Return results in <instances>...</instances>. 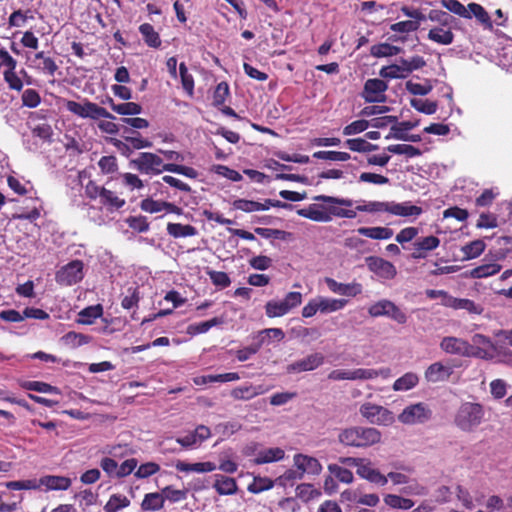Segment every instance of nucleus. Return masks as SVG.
I'll list each match as a JSON object with an SVG mask.
<instances>
[{"label": "nucleus", "instance_id": "nucleus-39", "mask_svg": "<svg viewBox=\"0 0 512 512\" xmlns=\"http://www.w3.org/2000/svg\"><path fill=\"white\" fill-rule=\"evenodd\" d=\"M507 343L502 342L500 337H495L493 342V352L495 353L494 359L499 362L512 363V351L507 348Z\"/></svg>", "mask_w": 512, "mask_h": 512}, {"label": "nucleus", "instance_id": "nucleus-34", "mask_svg": "<svg viewBox=\"0 0 512 512\" xmlns=\"http://www.w3.org/2000/svg\"><path fill=\"white\" fill-rule=\"evenodd\" d=\"M103 314V308L100 304L89 306L81 310L78 314L77 322L79 324L90 325Z\"/></svg>", "mask_w": 512, "mask_h": 512}, {"label": "nucleus", "instance_id": "nucleus-52", "mask_svg": "<svg viewBox=\"0 0 512 512\" xmlns=\"http://www.w3.org/2000/svg\"><path fill=\"white\" fill-rule=\"evenodd\" d=\"M100 202L112 209H119L125 204L124 199H120L114 192L107 189H102Z\"/></svg>", "mask_w": 512, "mask_h": 512}, {"label": "nucleus", "instance_id": "nucleus-16", "mask_svg": "<svg viewBox=\"0 0 512 512\" xmlns=\"http://www.w3.org/2000/svg\"><path fill=\"white\" fill-rule=\"evenodd\" d=\"M440 245V239L436 236L429 235L426 237L416 238L413 243L414 251L411 254L413 259H424L428 252L437 249Z\"/></svg>", "mask_w": 512, "mask_h": 512}, {"label": "nucleus", "instance_id": "nucleus-55", "mask_svg": "<svg viewBox=\"0 0 512 512\" xmlns=\"http://www.w3.org/2000/svg\"><path fill=\"white\" fill-rule=\"evenodd\" d=\"M232 207L235 210H241L246 213L258 212L260 211V202L248 199H235L232 202Z\"/></svg>", "mask_w": 512, "mask_h": 512}, {"label": "nucleus", "instance_id": "nucleus-40", "mask_svg": "<svg viewBox=\"0 0 512 512\" xmlns=\"http://www.w3.org/2000/svg\"><path fill=\"white\" fill-rule=\"evenodd\" d=\"M61 341L67 347L77 348L88 344L91 341V337L82 333L70 331L62 336Z\"/></svg>", "mask_w": 512, "mask_h": 512}, {"label": "nucleus", "instance_id": "nucleus-13", "mask_svg": "<svg viewBox=\"0 0 512 512\" xmlns=\"http://www.w3.org/2000/svg\"><path fill=\"white\" fill-rule=\"evenodd\" d=\"M325 357L320 352L307 355L305 358L299 359L286 368L288 373H301L313 371L324 364Z\"/></svg>", "mask_w": 512, "mask_h": 512}, {"label": "nucleus", "instance_id": "nucleus-44", "mask_svg": "<svg viewBox=\"0 0 512 512\" xmlns=\"http://www.w3.org/2000/svg\"><path fill=\"white\" fill-rule=\"evenodd\" d=\"M108 103L111 109L120 115H138L142 111V107L134 102L115 104L113 99L109 98Z\"/></svg>", "mask_w": 512, "mask_h": 512}, {"label": "nucleus", "instance_id": "nucleus-32", "mask_svg": "<svg viewBox=\"0 0 512 512\" xmlns=\"http://www.w3.org/2000/svg\"><path fill=\"white\" fill-rule=\"evenodd\" d=\"M39 60L38 64L34 65V68L48 74L49 76H54L55 72L58 70V65L51 57L45 56L43 51H40L35 54V61Z\"/></svg>", "mask_w": 512, "mask_h": 512}, {"label": "nucleus", "instance_id": "nucleus-59", "mask_svg": "<svg viewBox=\"0 0 512 512\" xmlns=\"http://www.w3.org/2000/svg\"><path fill=\"white\" fill-rule=\"evenodd\" d=\"M400 492L408 496H424L427 490L417 480L410 479L409 482L400 489Z\"/></svg>", "mask_w": 512, "mask_h": 512}, {"label": "nucleus", "instance_id": "nucleus-41", "mask_svg": "<svg viewBox=\"0 0 512 512\" xmlns=\"http://www.w3.org/2000/svg\"><path fill=\"white\" fill-rule=\"evenodd\" d=\"M127 135L123 136L124 140L129 143L131 149H143L150 148L152 146V142L148 139H145L141 136L139 132L132 131L130 129H125Z\"/></svg>", "mask_w": 512, "mask_h": 512}, {"label": "nucleus", "instance_id": "nucleus-23", "mask_svg": "<svg viewBox=\"0 0 512 512\" xmlns=\"http://www.w3.org/2000/svg\"><path fill=\"white\" fill-rule=\"evenodd\" d=\"M71 479L65 476L46 475L40 478L45 491H64L70 488Z\"/></svg>", "mask_w": 512, "mask_h": 512}, {"label": "nucleus", "instance_id": "nucleus-26", "mask_svg": "<svg viewBox=\"0 0 512 512\" xmlns=\"http://www.w3.org/2000/svg\"><path fill=\"white\" fill-rule=\"evenodd\" d=\"M285 337V334L281 328H266L259 331L256 335L253 336V340L256 344H259V348L263 345H268L272 340L282 341Z\"/></svg>", "mask_w": 512, "mask_h": 512}, {"label": "nucleus", "instance_id": "nucleus-36", "mask_svg": "<svg viewBox=\"0 0 512 512\" xmlns=\"http://www.w3.org/2000/svg\"><path fill=\"white\" fill-rule=\"evenodd\" d=\"M379 75L384 79H398L406 78L408 73L403 61L401 60L400 64H392L382 67L379 71Z\"/></svg>", "mask_w": 512, "mask_h": 512}, {"label": "nucleus", "instance_id": "nucleus-58", "mask_svg": "<svg viewBox=\"0 0 512 512\" xmlns=\"http://www.w3.org/2000/svg\"><path fill=\"white\" fill-rule=\"evenodd\" d=\"M400 50L401 49L399 47L387 43H382L372 46L371 54L375 57H388L397 55Z\"/></svg>", "mask_w": 512, "mask_h": 512}, {"label": "nucleus", "instance_id": "nucleus-24", "mask_svg": "<svg viewBox=\"0 0 512 512\" xmlns=\"http://www.w3.org/2000/svg\"><path fill=\"white\" fill-rule=\"evenodd\" d=\"M451 374V368L443 365L441 362H435L428 366L425 371V379L431 383L445 381Z\"/></svg>", "mask_w": 512, "mask_h": 512}, {"label": "nucleus", "instance_id": "nucleus-15", "mask_svg": "<svg viewBox=\"0 0 512 512\" xmlns=\"http://www.w3.org/2000/svg\"><path fill=\"white\" fill-rule=\"evenodd\" d=\"M361 462L356 470L360 478L378 486H385L387 484V477L373 466L371 460L363 458Z\"/></svg>", "mask_w": 512, "mask_h": 512}, {"label": "nucleus", "instance_id": "nucleus-51", "mask_svg": "<svg viewBox=\"0 0 512 512\" xmlns=\"http://www.w3.org/2000/svg\"><path fill=\"white\" fill-rule=\"evenodd\" d=\"M265 312L269 318H275L286 315L289 310L282 300H271L266 303Z\"/></svg>", "mask_w": 512, "mask_h": 512}, {"label": "nucleus", "instance_id": "nucleus-50", "mask_svg": "<svg viewBox=\"0 0 512 512\" xmlns=\"http://www.w3.org/2000/svg\"><path fill=\"white\" fill-rule=\"evenodd\" d=\"M328 471L342 483L351 484L354 481L353 473L338 464H329Z\"/></svg>", "mask_w": 512, "mask_h": 512}, {"label": "nucleus", "instance_id": "nucleus-42", "mask_svg": "<svg viewBox=\"0 0 512 512\" xmlns=\"http://www.w3.org/2000/svg\"><path fill=\"white\" fill-rule=\"evenodd\" d=\"M386 151L396 154V155H404L407 158L418 157L422 154V151L410 144H392L386 147Z\"/></svg>", "mask_w": 512, "mask_h": 512}, {"label": "nucleus", "instance_id": "nucleus-2", "mask_svg": "<svg viewBox=\"0 0 512 512\" xmlns=\"http://www.w3.org/2000/svg\"><path fill=\"white\" fill-rule=\"evenodd\" d=\"M428 19L437 23L432 27L427 35V38L439 45H450L454 42L453 29H460V21L446 11L439 9H432L428 13Z\"/></svg>", "mask_w": 512, "mask_h": 512}, {"label": "nucleus", "instance_id": "nucleus-6", "mask_svg": "<svg viewBox=\"0 0 512 512\" xmlns=\"http://www.w3.org/2000/svg\"><path fill=\"white\" fill-rule=\"evenodd\" d=\"M359 412L370 424L389 426L395 421L392 411L371 402L363 403L359 408Z\"/></svg>", "mask_w": 512, "mask_h": 512}, {"label": "nucleus", "instance_id": "nucleus-64", "mask_svg": "<svg viewBox=\"0 0 512 512\" xmlns=\"http://www.w3.org/2000/svg\"><path fill=\"white\" fill-rule=\"evenodd\" d=\"M159 470V464L155 462H146L138 467L134 475L138 479H145L156 474Z\"/></svg>", "mask_w": 512, "mask_h": 512}, {"label": "nucleus", "instance_id": "nucleus-60", "mask_svg": "<svg viewBox=\"0 0 512 512\" xmlns=\"http://www.w3.org/2000/svg\"><path fill=\"white\" fill-rule=\"evenodd\" d=\"M392 307V301L383 299L380 300L373 305H371L368 309V313L372 317H381L389 314V309Z\"/></svg>", "mask_w": 512, "mask_h": 512}, {"label": "nucleus", "instance_id": "nucleus-33", "mask_svg": "<svg viewBox=\"0 0 512 512\" xmlns=\"http://www.w3.org/2000/svg\"><path fill=\"white\" fill-rule=\"evenodd\" d=\"M419 383V376L414 372H407L398 378L393 384L394 391H408L416 387Z\"/></svg>", "mask_w": 512, "mask_h": 512}, {"label": "nucleus", "instance_id": "nucleus-47", "mask_svg": "<svg viewBox=\"0 0 512 512\" xmlns=\"http://www.w3.org/2000/svg\"><path fill=\"white\" fill-rule=\"evenodd\" d=\"M440 3L449 12L465 19H471V13L468 10V5L464 6L458 0H441Z\"/></svg>", "mask_w": 512, "mask_h": 512}, {"label": "nucleus", "instance_id": "nucleus-8", "mask_svg": "<svg viewBox=\"0 0 512 512\" xmlns=\"http://www.w3.org/2000/svg\"><path fill=\"white\" fill-rule=\"evenodd\" d=\"M431 417V409L420 402L405 407L398 415V420L405 425H416L427 422Z\"/></svg>", "mask_w": 512, "mask_h": 512}, {"label": "nucleus", "instance_id": "nucleus-17", "mask_svg": "<svg viewBox=\"0 0 512 512\" xmlns=\"http://www.w3.org/2000/svg\"><path fill=\"white\" fill-rule=\"evenodd\" d=\"M325 283L331 292L348 297H355L361 294L363 290L362 285L358 282L340 283L333 278L327 277L325 278Z\"/></svg>", "mask_w": 512, "mask_h": 512}, {"label": "nucleus", "instance_id": "nucleus-45", "mask_svg": "<svg viewBox=\"0 0 512 512\" xmlns=\"http://www.w3.org/2000/svg\"><path fill=\"white\" fill-rule=\"evenodd\" d=\"M384 503L393 509L401 510H409L414 506V502L411 499L396 494L385 495Z\"/></svg>", "mask_w": 512, "mask_h": 512}, {"label": "nucleus", "instance_id": "nucleus-27", "mask_svg": "<svg viewBox=\"0 0 512 512\" xmlns=\"http://www.w3.org/2000/svg\"><path fill=\"white\" fill-rule=\"evenodd\" d=\"M175 468L179 472H196V473H208L216 469V465L213 462H198V463H187L184 461H177Z\"/></svg>", "mask_w": 512, "mask_h": 512}, {"label": "nucleus", "instance_id": "nucleus-29", "mask_svg": "<svg viewBox=\"0 0 512 512\" xmlns=\"http://www.w3.org/2000/svg\"><path fill=\"white\" fill-rule=\"evenodd\" d=\"M358 234L375 240H387L393 236V230L388 227H360Z\"/></svg>", "mask_w": 512, "mask_h": 512}, {"label": "nucleus", "instance_id": "nucleus-53", "mask_svg": "<svg viewBox=\"0 0 512 512\" xmlns=\"http://www.w3.org/2000/svg\"><path fill=\"white\" fill-rule=\"evenodd\" d=\"M418 125V122L413 121H402V122H396L394 125L391 126L390 132L388 135H386L385 139H395L396 133H402L404 135H408V131L414 129Z\"/></svg>", "mask_w": 512, "mask_h": 512}, {"label": "nucleus", "instance_id": "nucleus-4", "mask_svg": "<svg viewBox=\"0 0 512 512\" xmlns=\"http://www.w3.org/2000/svg\"><path fill=\"white\" fill-rule=\"evenodd\" d=\"M381 432L374 427L351 426L338 433V441L344 446L367 448L381 441Z\"/></svg>", "mask_w": 512, "mask_h": 512}, {"label": "nucleus", "instance_id": "nucleus-7", "mask_svg": "<svg viewBox=\"0 0 512 512\" xmlns=\"http://www.w3.org/2000/svg\"><path fill=\"white\" fill-rule=\"evenodd\" d=\"M135 168L144 174H161L167 171L168 164L163 162V159L158 155L150 152H142L139 156L132 160Z\"/></svg>", "mask_w": 512, "mask_h": 512}, {"label": "nucleus", "instance_id": "nucleus-9", "mask_svg": "<svg viewBox=\"0 0 512 512\" xmlns=\"http://www.w3.org/2000/svg\"><path fill=\"white\" fill-rule=\"evenodd\" d=\"M84 264L80 260H73L62 266L55 275V280L63 286H72L80 282L84 277Z\"/></svg>", "mask_w": 512, "mask_h": 512}, {"label": "nucleus", "instance_id": "nucleus-48", "mask_svg": "<svg viewBox=\"0 0 512 512\" xmlns=\"http://www.w3.org/2000/svg\"><path fill=\"white\" fill-rule=\"evenodd\" d=\"M21 386L22 388L29 391H36L39 393L48 394H60L59 388L41 381H25L22 383Z\"/></svg>", "mask_w": 512, "mask_h": 512}, {"label": "nucleus", "instance_id": "nucleus-5", "mask_svg": "<svg viewBox=\"0 0 512 512\" xmlns=\"http://www.w3.org/2000/svg\"><path fill=\"white\" fill-rule=\"evenodd\" d=\"M65 107L69 112L81 118H89L92 120H98L100 118L111 120L115 119V116L108 112L105 108L87 99H85L83 103L67 100Z\"/></svg>", "mask_w": 512, "mask_h": 512}, {"label": "nucleus", "instance_id": "nucleus-25", "mask_svg": "<svg viewBox=\"0 0 512 512\" xmlns=\"http://www.w3.org/2000/svg\"><path fill=\"white\" fill-rule=\"evenodd\" d=\"M285 456V451L279 447L262 449L257 452L254 463L257 465L278 462Z\"/></svg>", "mask_w": 512, "mask_h": 512}, {"label": "nucleus", "instance_id": "nucleus-1", "mask_svg": "<svg viewBox=\"0 0 512 512\" xmlns=\"http://www.w3.org/2000/svg\"><path fill=\"white\" fill-rule=\"evenodd\" d=\"M314 200L327 203L328 205L313 203L307 207L298 209L297 214L312 221L322 223L330 222L333 217L350 219L356 217L355 210L343 208L353 205V200L351 199L318 195L314 197Z\"/></svg>", "mask_w": 512, "mask_h": 512}, {"label": "nucleus", "instance_id": "nucleus-54", "mask_svg": "<svg viewBox=\"0 0 512 512\" xmlns=\"http://www.w3.org/2000/svg\"><path fill=\"white\" fill-rule=\"evenodd\" d=\"M164 496V502L168 500L170 503H177L187 498V491L175 489L172 486H166L161 490Z\"/></svg>", "mask_w": 512, "mask_h": 512}, {"label": "nucleus", "instance_id": "nucleus-31", "mask_svg": "<svg viewBox=\"0 0 512 512\" xmlns=\"http://www.w3.org/2000/svg\"><path fill=\"white\" fill-rule=\"evenodd\" d=\"M213 487L220 495H232L237 491V484L233 478L216 475Z\"/></svg>", "mask_w": 512, "mask_h": 512}, {"label": "nucleus", "instance_id": "nucleus-63", "mask_svg": "<svg viewBox=\"0 0 512 512\" xmlns=\"http://www.w3.org/2000/svg\"><path fill=\"white\" fill-rule=\"evenodd\" d=\"M368 127H370V122L364 119H360L346 125L343 128L342 133L345 136L356 135L364 132Z\"/></svg>", "mask_w": 512, "mask_h": 512}, {"label": "nucleus", "instance_id": "nucleus-18", "mask_svg": "<svg viewBox=\"0 0 512 512\" xmlns=\"http://www.w3.org/2000/svg\"><path fill=\"white\" fill-rule=\"evenodd\" d=\"M423 213V209L420 206L411 204L409 201L395 202L390 201L389 214L394 216H400L404 218H418Z\"/></svg>", "mask_w": 512, "mask_h": 512}, {"label": "nucleus", "instance_id": "nucleus-28", "mask_svg": "<svg viewBox=\"0 0 512 512\" xmlns=\"http://www.w3.org/2000/svg\"><path fill=\"white\" fill-rule=\"evenodd\" d=\"M164 496L162 492H151L144 495L141 502V509L145 512H156L164 507Z\"/></svg>", "mask_w": 512, "mask_h": 512}, {"label": "nucleus", "instance_id": "nucleus-49", "mask_svg": "<svg viewBox=\"0 0 512 512\" xmlns=\"http://www.w3.org/2000/svg\"><path fill=\"white\" fill-rule=\"evenodd\" d=\"M130 505V500L121 494H113L104 506L105 512H118Z\"/></svg>", "mask_w": 512, "mask_h": 512}, {"label": "nucleus", "instance_id": "nucleus-43", "mask_svg": "<svg viewBox=\"0 0 512 512\" xmlns=\"http://www.w3.org/2000/svg\"><path fill=\"white\" fill-rule=\"evenodd\" d=\"M139 32L143 36L145 43L153 48H158L161 45L159 34L155 31L154 27L149 23L141 24Z\"/></svg>", "mask_w": 512, "mask_h": 512}, {"label": "nucleus", "instance_id": "nucleus-30", "mask_svg": "<svg viewBox=\"0 0 512 512\" xmlns=\"http://www.w3.org/2000/svg\"><path fill=\"white\" fill-rule=\"evenodd\" d=\"M320 307V313L328 314L342 310L347 304L346 299L328 298L324 296H317Z\"/></svg>", "mask_w": 512, "mask_h": 512}, {"label": "nucleus", "instance_id": "nucleus-11", "mask_svg": "<svg viewBox=\"0 0 512 512\" xmlns=\"http://www.w3.org/2000/svg\"><path fill=\"white\" fill-rule=\"evenodd\" d=\"M388 84L382 79L370 78L364 83L361 93L366 103H384L387 100Z\"/></svg>", "mask_w": 512, "mask_h": 512}, {"label": "nucleus", "instance_id": "nucleus-21", "mask_svg": "<svg viewBox=\"0 0 512 512\" xmlns=\"http://www.w3.org/2000/svg\"><path fill=\"white\" fill-rule=\"evenodd\" d=\"M269 387H265L264 385H243L235 387L231 391V396L235 400H250L258 395H262L269 391Z\"/></svg>", "mask_w": 512, "mask_h": 512}, {"label": "nucleus", "instance_id": "nucleus-57", "mask_svg": "<svg viewBox=\"0 0 512 512\" xmlns=\"http://www.w3.org/2000/svg\"><path fill=\"white\" fill-rule=\"evenodd\" d=\"M206 273L209 276L213 285H215L216 287L223 289L231 284V279L225 272L207 269Z\"/></svg>", "mask_w": 512, "mask_h": 512}, {"label": "nucleus", "instance_id": "nucleus-62", "mask_svg": "<svg viewBox=\"0 0 512 512\" xmlns=\"http://www.w3.org/2000/svg\"><path fill=\"white\" fill-rule=\"evenodd\" d=\"M411 106L419 112L427 115H432L437 111L436 102L423 100V99H412Z\"/></svg>", "mask_w": 512, "mask_h": 512}, {"label": "nucleus", "instance_id": "nucleus-35", "mask_svg": "<svg viewBox=\"0 0 512 512\" xmlns=\"http://www.w3.org/2000/svg\"><path fill=\"white\" fill-rule=\"evenodd\" d=\"M167 232L174 238L191 237L197 234V229L189 224L168 223Z\"/></svg>", "mask_w": 512, "mask_h": 512}, {"label": "nucleus", "instance_id": "nucleus-37", "mask_svg": "<svg viewBox=\"0 0 512 512\" xmlns=\"http://www.w3.org/2000/svg\"><path fill=\"white\" fill-rule=\"evenodd\" d=\"M468 10L471 13V18L474 16L484 26L485 29L492 30L493 23L483 6L477 3H469Z\"/></svg>", "mask_w": 512, "mask_h": 512}, {"label": "nucleus", "instance_id": "nucleus-12", "mask_svg": "<svg viewBox=\"0 0 512 512\" xmlns=\"http://www.w3.org/2000/svg\"><path fill=\"white\" fill-rule=\"evenodd\" d=\"M365 262L369 271L380 279L391 280L397 274L396 267L391 262L381 257L369 256L365 259Z\"/></svg>", "mask_w": 512, "mask_h": 512}, {"label": "nucleus", "instance_id": "nucleus-20", "mask_svg": "<svg viewBox=\"0 0 512 512\" xmlns=\"http://www.w3.org/2000/svg\"><path fill=\"white\" fill-rule=\"evenodd\" d=\"M140 207L143 211L148 213H158L162 211L166 213H175L178 215L182 213V209L173 203L153 200L151 198H146L142 200Z\"/></svg>", "mask_w": 512, "mask_h": 512}, {"label": "nucleus", "instance_id": "nucleus-56", "mask_svg": "<svg viewBox=\"0 0 512 512\" xmlns=\"http://www.w3.org/2000/svg\"><path fill=\"white\" fill-rule=\"evenodd\" d=\"M313 157L321 160L341 162L347 161L351 158L349 153L340 151H317L313 154Z\"/></svg>", "mask_w": 512, "mask_h": 512}, {"label": "nucleus", "instance_id": "nucleus-19", "mask_svg": "<svg viewBox=\"0 0 512 512\" xmlns=\"http://www.w3.org/2000/svg\"><path fill=\"white\" fill-rule=\"evenodd\" d=\"M443 305L455 310H466L471 314H481L483 307L474 301L466 298H456L451 295L445 296Z\"/></svg>", "mask_w": 512, "mask_h": 512}, {"label": "nucleus", "instance_id": "nucleus-61", "mask_svg": "<svg viewBox=\"0 0 512 512\" xmlns=\"http://www.w3.org/2000/svg\"><path fill=\"white\" fill-rule=\"evenodd\" d=\"M3 78L11 90L18 92L22 90L24 82L17 74L16 70H4Z\"/></svg>", "mask_w": 512, "mask_h": 512}, {"label": "nucleus", "instance_id": "nucleus-10", "mask_svg": "<svg viewBox=\"0 0 512 512\" xmlns=\"http://www.w3.org/2000/svg\"><path fill=\"white\" fill-rule=\"evenodd\" d=\"M294 465L297 467L298 472L288 471L287 478L301 479L303 474L319 475L322 471V465L318 459L304 454H296L294 456Z\"/></svg>", "mask_w": 512, "mask_h": 512}, {"label": "nucleus", "instance_id": "nucleus-3", "mask_svg": "<svg viewBox=\"0 0 512 512\" xmlns=\"http://www.w3.org/2000/svg\"><path fill=\"white\" fill-rule=\"evenodd\" d=\"M484 406L477 402H462L453 416V424L465 433L475 432L485 421Z\"/></svg>", "mask_w": 512, "mask_h": 512}, {"label": "nucleus", "instance_id": "nucleus-38", "mask_svg": "<svg viewBox=\"0 0 512 512\" xmlns=\"http://www.w3.org/2000/svg\"><path fill=\"white\" fill-rule=\"evenodd\" d=\"M502 266L496 262L484 263L471 270V276L473 278H487L499 273Z\"/></svg>", "mask_w": 512, "mask_h": 512}, {"label": "nucleus", "instance_id": "nucleus-22", "mask_svg": "<svg viewBox=\"0 0 512 512\" xmlns=\"http://www.w3.org/2000/svg\"><path fill=\"white\" fill-rule=\"evenodd\" d=\"M391 376V370L389 368L372 369V368H356L351 369V381L361 380H373L378 377L387 379Z\"/></svg>", "mask_w": 512, "mask_h": 512}, {"label": "nucleus", "instance_id": "nucleus-46", "mask_svg": "<svg viewBox=\"0 0 512 512\" xmlns=\"http://www.w3.org/2000/svg\"><path fill=\"white\" fill-rule=\"evenodd\" d=\"M222 319L215 317L208 321L193 323L187 327V333L190 335H198L208 332L212 327L222 324Z\"/></svg>", "mask_w": 512, "mask_h": 512}, {"label": "nucleus", "instance_id": "nucleus-14", "mask_svg": "<svg viewBox=\"0 0 512 512\" xmlns=\"http://www.w3.org/2000/svg\"><path fill=\"white\" fill-rule=\"evenodd\" d=\"M440 348L447 354L470 357L472 345L466 340L454 336L444 337L440 342Z\"/></svg>", "mask_w": 512, "mask_h": 512}]
</instances>
